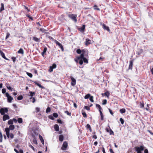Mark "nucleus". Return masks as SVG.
<instances>
[{
    "instance_id": "nucleus-1",
    "label": "nucleus",
    "mask_w": 153,
    "mask_h": 153,
    "mask_svg": "<svg viewBox=\"0 0 153 153\" xmlns=\"http://www.w3.org/2000/svg\"><path fill=\"white\" fill-rule=\"evenodd\" d=\"M86 51L84 50H82V53L81 55H80V56H78L77 57V59H82L84 57V56H88V53H86Z\"/></svg>"
},
{
    "instance_id": "nucleus-2",
    "label": "nucleus",
    "mask_w": 153,
    "mask_h": 153,
    "mask_svg": "<svg viewBox=\"0 0 153 153\" xmlns=\"http://www.w3.org/2000/svg\"><path fill=\"white\" fill-rule=\"evenodd\" d=\"M135 149L137 153H142L141 151H143L144 149V147L143 145L139 147L136 146L135 147Z\"/></svg>"
},
{
    "instance_id": "nucleus-3",
    "label": "nucleus",
    "mask_w": 153,
    "mask_h": 153,
    "mask_svg": "<svg viewBox=\"0 0 153 153\" xmlns=\"http://www.w3.org/2000/svg\"><path fill=\"white\" fill-rule=\"evenodd\" d=\"M5 95L7 98L8 102L9 103L11 102L13 99V98L7 92L5 93Z\"/></svg>"
},
{
    "instance_id": "nucleus-4",
    "label": "nucleus",
    "mask_w": 153,
    "mask_h": 153,
    "mask_svg": "<svg viewBox=\"0 0 153 153\" xmlns=\"http://www.w3.org/2000/svg\"><path fill=\"white\" fill-rule=\"evenodd\" d=\"M8 111V110L7 108H1L0 109V112L2 115L5 114V113H7Z\"/></svg>"
},
{
    "instance_id": "nucleus-5",
    "label": "nucleus",
    "mask_w": 153,
    "mask_h": 153,
    "mask_svg": "<svg viewBox=\"0 0 153 153\" xmlns=\"http://www.w3.org/2000/svg\"><path fill=\"white\" fill-rule=\"evenodd\" d=\"M83 62L86 63H88V60L85 57L82 59H80V60L79 61V64L81 65H82Z\"/></svg>"
},
{
    "instance_id": "nucleus-6",
    "label": "nucleus",
    "mask_w": 153,
    "mask_h": 153,
    "mask_svg": "<svg viewBox=\"0 0 153 153\" xmlns=\"http://www.w3.org/2000/svg\"><path fill=\"white\" fill-rule=\"evenodd\" d=\"M68 16L70 18L74 21L75 22H76V15L73 14H71V15H69Z\"/></svg>"
},
{
    "instance_id": "nucleus-7",
    "label": "nucleus",
    "mask_w": 153,
    "mask_h": 153,
    "mask_svg": "<svg viewBox=\"0 0 153 153\" xmlns=\"http://www.w3.org/2000/svg\"><path fill=\"white\" fill-rule=\"evenodd\" d=\"M70 77L71 80V85L72 86H74L76 84V80L72 76H71Z\"/></svg>"
},
{
    "instance_id": "nucleus-8",
    "label": "nucleus",
    "mask_w": 153,
    "mask_h": 153,
    "mask_svg": "<svg viewBox=\"0 0 153 153\" xmlns=\"http://www.w3.org/2000/svg\"><path fill=\"white\" fill-rule=\"evenodd\" d=\"M68 146V143L66 141L64 142L62 146L61 147V149L62 150H65Z\"/></svg>"
},
{
    "instance_id": "nucleus-9",
    "label": "nucleus",
    "mask_w": 153,
    "mask_h": 153,
    "mask_svg": "<svg viewBox=\"0 0 153 153\" xmlns=\"http://www.w3.org/2000/svg\"><path fill=\"white\" fill-rule=\"evenodd\" d=\"M10 119V117L7 114H4L3 117V120L4 121H5L7 120H9Z\"/></svg>"
},
{
    "instance_id": "nucleus-10",
    "label": "nucleus",
    "mask_w": 153,
    "mask_h": 153,
    "mask_svg": "<svg viewBox=\"0 0 153 153\" xmlns=\"http://www.w3.org/2000/svg\"><path fill=\"white\" fill-rule=\"evenodd\" d=\"M5 131L7 137L8 138H9L10 137L9 129L8 128H5Z\"/></svg>"
},
{
    "instance_id": "nucleus-11",
    "label": "nucleus",
    "mask_w": 153,
    "mask_h": 153,
    "mask_svg": "<svg viewBox=\"0 0 153 153\" xmlns=\"http://www.w3.org/2000/svg\"><path fill=\"white\" fill-rule=\"evenodd\" d=\"M133 60H131L130 61L129 65L128 67V69H132L133 65Z\"/></svg>"
},
{
    "instance_id": "nucleus-12",
    "label": "nucleus",
    "mask_w": 153,
    "mask_h": 153,
    "mask_svg": "<svg viewBox=\"0 0 153 153\" xmlns=\"http://www.w3.org/2000/svg\"><path fill=\"white\" fill-rule=\"evenodd\" d=\"M0 54L2 56V57L4 58V59L8 60V59H7L5 56V54L4 53H3L1 50L0 51Z\"/></svg>"
},
{
    "instance_id": "nucleus-13",
    "label": "nucleus",
    "mask_w": 153,
    "mask_h": 153,
    "mask_svg": "<svg viewBox=\"0 0 153 153\" xmlns=\"http://www.w3.org/2000/svg\"><path fill=\"white\" fill-rule=\"evenodd\" d=\"M85 25H82V26L79 28V31L81 32H84L85 30Z\"/></svg>"
},
{
    "instance_id": "nucleus-14",
    "label": "nucleus",
    "mask_w": 153,
    "mask_h": 153,
    "mask_svg": "<svg viewBox=\"0 0 153 153\" xmlns=\"http://www.w3.org/2000/svg\"><path fill=\"white\" fill-rule=\"evenodd\" d=\"M91 40L88 39H86V41L85 42V45L86 46L88 45L89 44L91 43Z\"/></svg>"
},
{
    "instance_id": "nucleus-15",
    "label": "nucleus",
    "mask_w": 153,
    "mask_h": 153,
    "mask_svg": "<svg viewBox=\"0 0 153 153\" xmlns=\"http://www.w3.org/2000/svg\"><path fill=\"white\" fill-rule=\"evenodd\" d=\"M33 82H34L35 84L36 85L38 86H39L40 88H44V87L43 86H42L40 84H39V83H38L37 81H33Z\"/></svg>"
},
{
    "instance_id": "nucleus-16",
    "label": "nucleus",
    "mask_w": 153,
    "mask_h": 153,
    "mask_svg": "<svg viewBox=\"0 0 153 153\" xmlns=\"http://www.w3.org/2000/svg\"><path fill=\"white\" fill-rule=\"evenodd\" d=\"M56 43L57 44V45H58V46L61 49L63 50V46L59 42H58L57 41Z\"/></svg>"
},
{
    "instance_id": "nucleus-17",
    "label": "nucleus",
    "mask_w": 153,
    "mask_h": 153,
    "mask_svg": "<svg viewBox=\"0 0 153 153\" xmlns=\"http://www.w3.org/2000/svg\"><path fill=\"white\" fill-rule=\"evenodd\" d=\"M103 28L106 30H107L108 31H110V29H109V28L108 27L106 26L105 24H103Z\"/></svg>"
},
{
    "instance_id": "nucleus-18",
    "label": "nucleus",
    "mask_w": 153,
    "mask_h": 153,
    "mask_svg": "<svg viewBox=\"0 0 153 153\" xmlns=\"http://www.w3.org/2000/svg\"><path fill=\"white\" fill-rule=\"evenodd\" d=\"M54 128L55 131H58L59 130V127L58 125L57 124H55L54 126Z\"/></svg>"
},
{
    "instance_id": "nucleus-19",
    "label": "nucleus",
    "mask_w": 153,
    "mask_h": 153,
    "mask_svg": "<svg viewBox=\"0 0 153 153\" xmlns=\"http://www.w3.org/2000/svg\"><path fill=\"white\" fill-rule=\"evenodd\" d=\"M30 94L28 95L29 96H30L31 97L30 98V100L31 99L32 97H33L34 95L35 94V92H32V91H30L29 92Z\"/></svg>"
},
{
    "instance_id": "nucleus-20",
    "label": "nucleus",
    "mask_w": 153,
    "mask_h": 153,
    "mask_svg": "<svg viewBox=\"0 0 153 153\" xmlns=\"http://www.w3.org/2000/svg\"><path fill=\"white\" fill-rule=\"evenodd\" d=\"M33 40L36 42H40V39L39 38H37L35 37H33Z\"/></svg>"
},
{
    "instance_id": "nucleus-21",
    "label": "nucleus",
    "mask_w": 153,
    "mask_h": 153,
    "mask_svg": "<svg viewBox=\"0 0 153 153\" xmlns=\"http://www.w3.org/2000/svg\"><path fill=\"white\" fill-rule=\"evenodd\" d=\"M39 138L41 142H42V143L43 144H44V140L40 134H39Z\"/></svg>"
},
{
    "instance_id": "nucleus-22",
    "label": "nucleus",
    "mask_w": 153,
    "mask_h": 153,
    "mask_svg": "<svg viewBox=\"0 0 153 153\" xmlns=\"http://www.w3.org/2000/svg\"><path fill=\"white\" fill-rule=\"evenodd\" d=\"M64 137L62 135H60L59 136V140L60 141L62 142L63 140Z\"/></svg>"
},
{
    "instance_id": "nucleus-23",
    "label": "nucleus",
    "mask_w": 153,
    "mask_h": 153,
    "mask_svg": "<svg viewBox=\"0 0 153 153\" xmlns=\"http://www.w3.org/2000/svg\"><path fill=\"white\" fill-rule=\"evenodd\" d=\"M86 128L87 129H89L90 132L92 130L91 128V126L88 124H87V125H86Z\"/></svg>"
},
{
    "instance_id": "nucleus-24",
    "label": "nucleus",
    "mask_w": 153,
    "mask_h": 153,
    "mask_svg": "<svg viewBox=\"0 0 153 153\" xmlns=\"http://www.w3.org/2000/svg\"><path fill=\"white\" fill-rule=\"evenodd\" d=\"M18 53L23 54L24 53L23 49L22 48H20L18 51Z\"/></svg>"
},
{
    "instance_id": "nucleus-25",
    "label": "nucleus",
    "mask_w": 153,
    "mask_h": 153,
    "mask_svg": "<svg viewBox=\"0 0 153 153\" xmlns=\"http://www.w3.org/2000/svg\"><path fill=\"white\" fill-rule=\"evenodd\" d=\"M8 128L9 129V130L10 129L13 130L15 128V126L13 125H11L9 126V128Z\"/></svg>"
},
{
    "instance_id": "nucleus-26",
    "label": "nucleus",
    "mask_w": 153,
    "mask_h": 153,
    "mask_svg": "<svg viewBox=\"0 0 153 153\" xmlns=\"http://www.w3.org/2000/svg\"><path fill=\"white\" fill-rule=\"evenodd\" d=\"M120 112L121 114H123L126 112V109L125 108L120 109Z\"/></svg>"
},
{
    "instance_id": "nucleus-27",
    "label": "nucleus",
    "mask_w": 153,
    "mask_h": 153,
    "mask_svg": "<svg viewBox=\"0 0 153 153\" xmlns=\"http://www.w3.org/2000/svg\"><path fill=\"white\" fill-rule=\"evenodd\" d=\"M4 10V4L3 3H1V7L0 8V11L1 12Z\"/></svg>"
},
{
    "instance_id": "nucleus-28",
    "label": "nucleus",
    "mask_w": 153,
    "mask_h": 153,
    "mask_svg": "<svg viewBox=\"0 0 153 153\" xmlns=\"http://www.w3.org/2000/svg\"><path fill=\"white\" fill-rule=\"evenodd\" d=\"M17 121L19 123H22L23 122L22 119L21 118H19L18 119Z\"/></svg>"
},
{
    "instance_id": "nucleus-29",
    "label": "nucleus",
    "mask_w": 153,
    "mask_h": 153,
    "mask_svg": "<svg viewBox=\"0 0 153 153\" xmlns=\"http://www.w3.org/2000/svg\"><path fill=\"white\" fill-rule=\"evenodd\" d=\"M76 52L78 54H80L82 53V50L81 51L80 49H78L76 50Z\"/></svg>"
},
{
    "instance_id": "nucleus-30",
    "label": "nucleus",
    "mask_w": 153,
    "mask_h": 153,
    "mask_svg": "<svg viewBox=\"0 0 153 153\" xmlns=\"http://www.w3.org/2000/svg\"><path fill=\"white\" fill-rule=\"evenodd\" d=\"M13 123V120H9L8 121V124L9 125H12Z\"/></svg>"
},
{
    "instance_id": "nucleus-31",
    "label": "nucleus",
    "mask_w": 153,
    "mask_h": 153,
    "mask_svg": "<svg viewBox=\"0 0 153 153\" xmlns=\"http://www.w3.org/2000/svg\"><path fill=\"white\" fill-rule=\"evenodd\" d=\"M90 96L91 95L89 94H88L85 96L84 97V98L85 99H87L89 98Z\"/></svg>"
},
{
    "instance_id": "nucleus-32",
    "label": "nucleus",
    "mask_w": 153,
    "mask_h": 153,
    "mask_svg": "<svg viewBox=\"0 0 153 153\" xmlns=\"http://www.w3.org/2000/svg\"><path fill=\"white\" fill-rule=\"evenodd\" d=\"M94 9L95 10H98V11L100 10V9L99 8H98L97 7V6L96 5H95L94 6Z\"/></svg>"
},
{
    "instance_id": "nucleus-33",
    "label": "nucleus",
    "mask_w": 153,
    "mask_h": 153,
    "mask_svg": "<svg viewBox=\"0 0 153 153\" xmlns=\"http://www.w3.org/2000/svg\"><path fill=\"white\" fill-rule=\"evenodd\" d=\"M23 98V96L22 95H20V96H18L17 97V99L18 100H21Z\"/></svg>"
},
{
    "instance_id": "nucleus-34",
    "label": "nucleus",
    "mask_w": 153,
    "mask_h": 153,
    "mask_svg": "<svg viewBox=\"0 0 153 153\" xmlns=\"http://www.w3.org/2000/svg\"><path fill=\"white\" fill-rule=\"evenodd\" d=\"M96 106L97 108H98L99 109V111L100 110H101L102 109V108L101 107L100 105L98 104H96Z\"/></svg>"
},
{
    "instance_id": "nucleus-35",
    "label": "nucleus",
    "mask_w": 153,
    "mask_h": 153,
    "mask_svg": "<svg viewBox=\"0 0 153 153\" xmlns=\"http://www.w3.org/2000/svg\"><path fill=\"white\" fill-rule=\"evenodd\" d=\"M51 111V108L50 107H48L46 110V113H48Z\"/></svg>"
},
{
    "instance_id": "nucleus-36",
    "label": "nucleus",
    "mask_w": 153,
    "mask_h": 153,
    "mask_svg": "<svg viewBox=\"0 0 153 153\" xmlns=\"http://www.w3.org/2000/svg\"><path fill=\"white\" fill-rule=\"evenodd\" d=\"M40 30L41 31L42 33H46V31H47V30L43 28H40Z\"/></svg>"
},
{
    "instance_id": "nucleus-37",
    "label": "nucleus",
    "mask_w": 153,
    "mask_h": 153,
    "mask_svg": "<svg viewBox=\"0 0 153 153\" xmlns=\"http://www.w3.org/2000/svg\"><path fill=\"white\" fill-rule=\"evenodd\" d=\"M7 88L8 89H9V90H10L11 91H13V88L11 87L10 86H7Z\"/></svg>"
},
{
    "instance_id": "nucleus-38",
    "label": "nucleus",
    "mask_w": 153,
    "mask_h": 153,
    "mask_svg": "<svg viewBox=\"0 0 153 153\" xmlns=\"http://www.w3.org/2000/svg\"><path fill=\"white\" fill-rule=\"evenodd\" d=\"M27 75L29 76L31 78L33 76V75L32 74L27 72L26 73Z\"/></svg>"
},
{
    "instance_id": "nucleus-39",
    "label": "nucleus",
    "mask_w": 153,
    "mask_h": 153,
    "mask_svg": "<svg viewBox=\"0 0 153 153\" xmlns=\"http://www.w3.org/2000/svg\"><path fill=\"white\" fill-rule=\"evenodd\" d=\"M104 94L105 96H107V97H108L110 95L109 92L108 91H107L104 93Z\"/></svg>"
},
{
    "instance_id": "nucleus-40",
    "label": "nucleus",
    "mask_w": 153,
    "mask_h": 153,
    "mask_svg": "<svg viewBox=\"0 0 153 153\" xmlns=\"http://www.w3.org/2000/svg\"><path fill=\"white\" fill-rule=\"evenodd\" d=\"M93 99V96H91L90 97L89 100L90 101L92 102H94V100Z\"/></svg>"
},
{
    "instance_id": "nucleus-41",
    "label": "nucleus",
    "mask_w": 153,
    "mask_h": 153,
    "mask_svg": "<svg viewBox=\"0 0 153 153\" xmlns=\"http://www.w3.org/2000/svg\"><path fill=\"white\" fill-rule=\"evenodd\" d=\"M107 101L106 99L102 101V105H105L107 103Z\"/></svg>"
},
{
    "instance_id": "nucleus-42",
    "label": "nucleus",
    "mask_w": 153,
    "mask_h": 153,
    "mask_svg": "<svg viewBox=\"0 0 153 153\" xmlns=\"http://www.w3.org/2000/svg\"><path fill=\"white\" fill-rule=\"evenodd\" d=\"M53 116L54 117H58V115L57 113H53Z\"/></svg>"
},
{
    "instance_id": "nucleus-43",
    "label": "nucleus",
    "mask_w": 153,
    "mask_h": 153,
    "mask_svg": "<svg viewBox=\"0 0 153 153\" xmlns=\"http://www.w3.org/2000/svg\"><path fill=\"white\" fill-rule=\"evenodd\" d=\"M23 6L25 8L26 10H27V11L28 12H29L30 11V10L29 9V8H28V7H27L26 6H25L24 5H23Z\"/></svg>"
},
{
    "instance_id": "nucleus-44",
    "label": "nucleus",
    "mask_w": 153,
    "mask_h": 153,
    "mask_svg": "<svg viewBox=\"0 0 153 153\" xmlns=\"http://www.w3.org/2000/svg\"><path fill=\"white\" fill-rule=\"evenodd\" d=\"M33 143H34L37 144V140L35 138H34L33 139Z\"/></svg>"
},
{
    "instance_id": "nucleus-45",
    "label": "nucleus",
    "mask_w": 153,
    "mask_h": 153,
    "mask_svg": "<svg viewBox=\"0 0 153 153\" xmlns=\"http://www.w3.org/2000/svg\"><path fill=\"white\" fill-rule=\"evenodd\" d=\"M120 121L121 122V123L122 124H123L124 123V120L122 118H121L120 119Z\"/></svg>"
},
{
    "instance_id": "nucleus-46",
    "label": "nucleus",
    "mask_w": 153,
    "mask_h": 153,
    "mask_svg": "<svg viewBox=\"0 0 153 153\" xmlns=\"http://www.w3.org/2000/svg\"><path fill=\"white\" fill-rule=\"evenodd\" d=\"M53 67H51V66H50V68L49 70V71H50V72H51L53 71Z\"/></svg>"
},
{
    "instance_id": "nucleus-47",
    "label": "nucleus",
    "mask_w": 153,
    "mask_h": 153,
    "mask_svg": "<svg viewBox=\"0 0 153 153\" xmlns=\"http://www.w3.org/2000/svg\"><path fill=\"white\" fill-rule=\"evenodd\" d=\"M65 113L69 116H71V113L69 112L68 111H65Z\"/></svg>"
},
{
    "instance_id": "nucleus-48",
    "label": "nucleus",
    "mask_w": 153,
    "mask_h": 153,
    "mask_svg": "<svg viewBox=\"0 0 153 153\" xmlns=\"http://www.w3.org/2000/svg\"><path fill=\"white\" fill-rule=\"evenodd\" d=\"M84 108H85V109H86V110H88V111L90 109L89 107H88V106H85Z\"/></svg>"
},
{
    "instance_id": "nucleus-49",
    "label": "nucleus",
    "mask_w": 153,
    "mask_h": 153,
    "mask_svg": "<svg viewBox=\"0 0 153 153\" xmlns=\"http://www.w3.org/2000/svg\"><path fill=\"white\" fill-rule=\"evenodd\" d=\"M82 114L83 115V117H87V115L85 112H82Z\"/></svg>"
},
{
    "instance_id": "nucleus-50",
    "label": "nucleus",
    "mask_w": 153,
    "mask_h": 153,
    "mask_svg": "<svg viewBox=\"0 0 153 153\" xmlns=\"http://www.w3.org/2000/svg\"><path fill=\"white\" fill-rule=\"evenodd\" d=\"M109 133L110 135H114V132L111 129H110Z\"/></svg>"
},
{
    "instance_id": "nucleus-51",
    "label": "nucleus",
    "mask_w": 153,
    "mask_h": 153,
    "mask_svg": "<svg viewBox=\"0 0 153 153\" xmlns=\"http://www.w3.org/2000/svg\"><path fill=\"white\" fill-rule=\"evenodd\" d=\"M108 110L109 111V112L112 115H113V114H114V113L112 111L111 109H110V108H109L108 109Z\"/></svg>"
},
{
    "instance_id": "nucleus-52",
    "label": "nucleus",
    "mask_w": 153,
    "mask_h": 153,
    "mask_svg": "<svg viewBox=\"0 0 153 153\" xmlns=\"http://www.w3.org/2000/svg\"><path fill=\"white\" fill-rule=\"evenodd\" d=\"M29 146L33 150H34V147L32 146L30 144H29Z\"/></svg>"
},
{
    "instance_id": "nucleus-53",
    "label": "nucleus",
    "mask_w": 153,
    "mask_h": 153,
    "mask_svg": "<svg viewBox=\"0 0 153 153\" xmlns=\"http://www.w3.org/2000/svg\"><path fill=\"white\" fill-rule=\"evenodd\" d=\"M47 48L46 47H45L44 49L43 52L45 53L47 51Z\"/></svg>"
},
{
    "instance_id": "nucleus-54",
    "label": "nucleus",
    "mask_w": 153,
    "mask_h": 153,
    "mask_svg": "<svg viewBox=\"0 0 153 153\" xmlns=\"http://www.w3.org/2000/svg\"><path fill=\"white\" fill-rule=\"evenodd\" d=\"M6 90L5 88H3L2 89V92L3 94H4L6 92Z\"/></svg>"
},
{
    "instance_id": "nucleus-55",
    "label": "nucleus",
    "mask_w": 153,
    "mask_h": 153,
    "mask_svg": "<svg viewBox=\"0 0 153 153\" xmlns=\"http://www.w3.org/2000/svg\"><path fill=\"white\" fill-rule=\"evenodd\" d=\"M51 67H53V68H55L56 67V64L54 63L53 64L52 66H51Z\"/></svg>"
},
{
    "instance_id": "nucleus-56",
    "label": "nucleus",
    "mask_w": 153,
    "mask_h": 153,
    "mask_svg": "<svg viewBox=\"0 0 153 153\" xmlns=\"http://www.w3.org/2000/svg\"><path fill=\"white\" fill-rule=\"evenodd\" d=\"M57 121L59 123L62 124V121L60 119H58Z\"/></svg>"
},
{
    "instance_id": "nucleus-57",
    "label": "nucleus",
    "mask_w": 153,
    "mask_h": 153,
    "mask_svg": "<svg viewBox=\"0 0 153 153\" xmlns=\"http://www.w3.org/2000/svg\"><path fill=\"white\" fill-rule=\"evenodd\" d=\"M10 137L11 139H13L14 137V135L13 134L11 133L10 135Z\"/></svg>"
},
{
    "instance_id": "nucleus-58",
    "label": "nucleus",
    "mask_w": 153,
    "mask_h": 153,
    "mask_svg": "<svg viewBox=\"0 0 153 153\" xmlns=\"http://www.w3.org/2000/svg\"><path fill=\"white\" fill-rule=\"evenodd\" d=\"M36 112L37 113L39 112L40 111V108H39L36 107Z\"/></svg>"
},
{
    "instance_id": "nucleus-59",
    "label": "nucleus",
    "mask_w": 153,
    "mask_h": 153,
    "mask_svg": "<svg viewBox=\"0 0 153 153\" xmlns=\"http://www.w3.org/2000/svg\"><path fill=\"white\" fill-rule=\"evenodd\" d=\"M10 33H7V35L6 37V39H7L10 36Z\"/></svg>"
},
{
    "instance_id": "nucleus-60",
    "label": "nucleus",
    "mask_w": 153,
    "mask_h": 153,
    "mask_svg": "<svg viewBox=\"0 0 153 153\" xmlns=\"http://www.w3.org/2000/svg\"><path fill=\"white\" fill-rule=\"evenodd\" d=\"M12 59L13 60V61L15 62L16 60V58L15 57H12Z\"/></svg>"
},
{
    "instance_id": "nucleus-61",
    "label": "nucleus",
    "mask_w": 153,
    "mask_h": 153,
    "mask_svg": "<svg viewBox=\"0 0 153 153\" xmlns=\"http://www.w3.org/2000/svg\"><path fill=\"white\" fill-rule=\"evenodd\" d=\"M32 102L33 103H34L35 102L36 100L34 97H32Z\"/></svg>"
},
{
    "instance_id": "nucleus-62",
    "label": "nucleus",
    "mask_w": 153,
    "mask_h": 153,
    "mask_svg": "<svg viewBox=\"0 0 153 153\" xmlns=\"http://www.w3.org/2000/svg\"><path fill=\"white\" fill-rule=\"evenodd\" d=\"M12 120H13V122L14 121L15 123H16L17 122V120L15 118H13Z\"/></svg>"
},
{
    "instance_id": "nucleus-63",
    "label": "nucleus",
    "mask_w": 153,
    "mask_h": 153,
    "mask_svg": "<svg viewBox=\"0 0 153 153\" xmlns=\"http://www.w3.org/2000/svg\"><path fill=\"white\" fill-rule=\"evenodd\" d=\"M53 117V116H50L49 117V118L51 120H53L54 119V118Z\"/></svg>"
},
{
    "instance_id": "nucleus-64",
    "label": "nucleus",
    "mask_w": 153,
    "mask_h": 153,
    "mask_svg": "<svg viewBox=\"0 0 153 153\" xmlns=\"http://www.w3.org/2000/svg\"><path fill=\"white\" fill-rule=\"evenodd\" d=\"M144 153H148V150L147 149H146L144 150Z\"/></svg>"
}]
</instances>
